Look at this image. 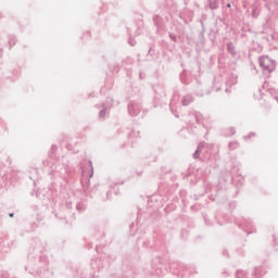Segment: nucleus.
I'll list each match as a JSON object with an SVG mask.
<instances>
[{"mask_svg":"<svg viewBox=\"0 0 278 278\" xmlns=\"http://www.w3.org/2000/svg\"><path fill=\"white\" fill-rule=\"evenodd\" d=\"M258 63L263 73H273V71H275V61L270 60L268 56H261Z\"/></svg>","mask_w":278,"mask_h":278,"instance_id":"obj_1","label":"nucleus"},{"mask_svg":"<svg viewBox=\"0 0 278 278\" xmlns=\"http://www.w3.org/2000/svg\"><path fill=\"white\" fill-rule=\"evenodd\" d=\"M141 106L138 102H130L128 104V113L130 116H138L140 114Z\"/></svg>","mask_w":278,"mask_h":278,"instance_id":"obj_2","label":"nucleus"},{"mask_svg":"<svg viewBox=\"0 0 278 278\" xmlns=\"http://www.w3.org/2000/svg\"><path fill=\"white\" fill-rule=\"evenodd\" d=\"M181 103L184 106H188L190 105V103H194V97H192L191 94H187L182 98Z\"/></svg>","mask_w":278,"mask_h":278,"instance_id":"obj_3","label":"nucleus"},{"mask_svg":"<svg viewBox=\"0 0 278 278\" xmlns=\"http://www.w3.org/2000/svg\"><path fill=\"white\" fill-rule=\"evenodd\" d=\"M220 1L223 0H208L210 10H218V5H220Z\"/></svg>","mask_w":278,"mask_h":278,"instance_id":"obj_4","label":"nucleus"},{"mask_svg":"<svg viewBox=\"0 0 278 278\" xmlns=\"http://www.w3.org/2000/svg\"><path fill=\"white\" fill-rule=\"evenodd\" d=\"M227 51L228 53H230V55H236V46L233 45V42H228L227 43Z\"/></svg>","mask_w":278,"mask_h":278,"instance_id":"obj_5","label":"nucleus"},{"mask_svg":"<svg viewBox=\"0 0 278 278\" xmlns=\"http://www.w3.org/2000/svg\"><path fill=\"white\" fill-rule=\"evenodd\" d=\"M103 109L99 112V118H105V114H108V106L102 104Z\"/></svg>","mask_w":278,"mask_h":278,"instance_id":"obj_6","label":"nucleus"},{"mask_svg":"<svg viewBox=\"0 0 278 278\" xmlns=\"http://www.w3.org/2000/svg\"><path fill=\"white\" fill-rule=\"evenodd\" d=\"M236 278H249V275L244 270H237Z\"/></svg>","mask_w":278,"mask_h":278,"instance_id":"obj_7","label":"nucleus"},{"mask_svg":"<svg viewBox=\"0 0 278 278\" xmlns=\"http://www.w3.org/2000/svg\"><path fill=\"white\" fill-rule=\"evenodd\" d=\"M239 144L236 141H232L228 144V149H230V151H233V149H238Z\"/></svg>","mask_w":278,"mask_h":278,"instance_id":"obj_8","label":"nucleus"},{"mask_svg":"<svg viewBox=\"0 0 278 278\" xmlns=\"http://www.w3.org/2000/svg\"><path fill=\"white\" fill-rule=\"evenodd\" d=\"M14 45H16V38L15 37H10L9 38L10 49H12V47H14Z\"/></svg>","mask_w":278,"mask_h":278,"instance_id":"obj_9","label":"nucleus"},{"mask_svg":"<svg viewBox=\"0 0 278 278\" xmlns=\"http://www.w3.org/2000/svg\"><path fill=\"white\" fill-rule=\"evenodd\" d=\"M76 208H77L78 212H85L86 211V206H85L84 203H78L76 205Z\"/></svg>","mask_w":278,"mask_h":278,"instance_id":"obj_10","label":"nucleus"},{"mask_svg":"<svg viewBox=\"0 0 278 278\" xmlns=\"http://www.w3.org/2000/svg\"><path fill=\"white\" fill-rule=\"evenodd\" d=\"M193 116L195 118V122L199 123V118L201 117V113L195 112V113H193Z\"/></svg>","mask_w":278,"mask_h":278,"instance_id":"obj_11","label":"nucleus"},{"mask_svg":"<svg viewBox=\"0 0 278 278\" xmlns=\"http://www.w3.org/2000/svg\"><path fill=\"white\" fill-rule=\"evenodd\" d=\"M200 152H201V150H198V149L194 151V153H193V160H198Z\"/></svg>","mask_w":278,"mask_h":278,"instance_id":"obj_12","label":"nucleus"},{"mask_svg":"<svg viewBox=\"0 0 278 278\" xmlns=\"http://www.w3.org/2000/svg\"><path fill=\"white\" fill-rule=\"evenodd\" d=\"M205 147V142L203 141V142H200L199 144H198V150L199 151H201V149H203Z\"/></svg>","mask_w":278,"mask_h":278,"instance_id":"obj_13","label":"nucleus"},{"mask_svg":"<svg viewBox=\"0 0 278 278\" xmlns=\"http://www.w3.org/2000/svg\"><path fill=\"white\" fill-rule=\"evenodd\" d=\"M160 18V16L159 15H154L153 16V23H154V25H157V20Z\"/></svg>","mask_w":278,"mask_h":278,"instance_id":"obj_14","label":"nucleus"},{"mask_svg":"<svg viewBox=\"0 0 278 278\" xmlns=\"http://www.w3.org/2000/svg\"><path fill=\"white\" fill-rule=\"evenodd\" d=\"M128 43L130 45V47H136V41H134L131 39L128 40Z\"/></svg>","mask_w":278,"mask_h":278,"instance_id":"obj_15","label":"nucleus"},{"mask_svg":"<svg viewBox=\"0 0 278 278\" xmlns=\"http://www.w3.org/2000/svg\"><path fill=\"white\" fill-rule=\"evenodd\" d=\"M169 38H170L172 40H174V42H177V37H175V35L170 34V35H169Z\"/></svg>","mask_w":278,"mask_h":278,"instance_id":"obj_16","label":"nucleus"},{"mask_svg":"<svg viewBox=\"0 0 278 278\" xmlns=\"http://www.w3.org/2000/svg\"><path fill=\"white\" fill-rule=\"evenodd\" d=\"M229 131H230V136H233V134H236V129L233 127H230Z\"/></svg>","mask_w":278,"mask_h":278,"instance_id":"obj_17","label":"nucleus"},{"mask_svg":"<svg viewBox=\"0 0 278 278\" xmlns=\"http://www.w3.org/2000/svg\"><path fill=\"white\" fill-rule=\"evenodd\" d=\"M255 10H256L255 5H252V16H255Z\"/></svg>","mask_w":278,"mask_h":278,"instance_id":"obj_18","label":"nucleus"},{"mask_svg":"<svg viewBox=\"0 0 278 278\" xmlns=\"http://www.w3.org/2000/svg\"><path fill=\"white\" fill-rule=\"evenodd\" d=\"M243 227H244V225L247 226V227H249V220H244V223L243 224H241Z\"/></svg>","mask_w":278,"mask_h":278,"instance_id":"obj_19","label":"nucleus"},{"mask_svg":"<svg viewBox=\"0 0 278 278\" xmlns=\"http://www.w3.org/2000/svg\"><path fill=\"white\" fill-rule=\"evenodd\" d=\"M10 218H14V213L9 214Z\"/></svg>","mask_w":278,"mask_h":278,"instance_id":"obj_20","label":"nucleus"},{"mask_svg":"<svg viewBox=\"0 0 278 278\" xmlns=\"http://www.w3.org/2000/svg\"><path fill=\"white\" fill-rule=\"evenodd\" d=\"M226 8H231V3H227V4H226Z\"/></svg>","mask_w":278,"mask_h":278,"instance_id":"obj_21","label":"nucleus"},{"mask_svg":"<svg viewBox=\"0 0 278 278\" xmlns=\"http://www.w3.org/2000/svg\"><path fill=\"white\" fill-rule=\"evenodd\" d=\"M55 149H58V147H55V146H52V151H55Z\"/></svg>","mask_w":278,"mask_h":278,"instance_id":"obj_22","label":"nucleus"},{"mask_svg":"<svg viewBox=\"0 0 278 278\" xmlns=\"http://www.w3.org/2000/svg\"><path fill=\"white\" fill-rule=\"evenodd\" d=\"M179 267H180V268H181V267H186V265H184V264L180 263V264H179Z\"/></svg>","mask_w":278,"mask_h":278,"instance_id":"obj_23","label":"nucleus"},{"mask_svg":"<svg viewBox=\"0 0 278 278\" xmlns=\"http://www.w3.org/2000/svg\"><path fill=\"white\" fill-rule=\"evenodd\" d=\"M175 266H176V264L174 263V264L170 265V268H175Z\"/></svg>","mask_w":278,"mask_h":278,"instance_id":"obj_24","label":"nucleus"},{"mask_svg":"<svg viewBox=\"0 0 278 278\" xmlns=\"http://www.w3.org/2000/svg\"><path fill=\"white\" fill-rule=\"evenodd\" d=\"M251 136H255V134H250V135H249V138H251Z\"/></svg>","mask_w":278,"mask_h":278,"instance_id":"obj_25","label":"nucleus"},{"mask_svg":"<svg viewBox=\"0 0 278 278\" xmlns=\"http://www.w3.org/2000/svg\"><path fill=\"white\" fill-rule=\"evenodd\" d=\"M197 94H198V97H203V93H201V94L197 93Z\"/></svg>","mask_w":278,"mask_h":278,"instance_id":"obj_26","label":"nucleus"},{"mask_svg":"<svg viewBox=\"0 0 278 278\" xmlns=\"http://www.w3.org/2000/svg\"><path fill=\"white\" fill-rule=\"evenodd\" d=\"M223 254H224V255H227V251H224Z\"/></svg>","mask_w":278,"mask_h":278,"instance_id":"obj_27","label":"nucleus"},{"mask_svg":"<svg viewBox=\"0 0 278 278\" xmlns=\"http://www.w3.org/2000/svg\"><path fill=\"white\" fill-rule=\"evenodd\" d=\"M201 38H203V31L200 34Z\"/></svg>","mask_w":278,"mask_h":278,"instance_id":"obj_28","label":"nucleus"},{"mask_svg":"<svg viewBox=\"0 0 278 278\" xmlns=\"http://www.w3.org/2000/svg\"><path fill=\"white\" fill-rule=\"evenodd\" d=\"M169 106H170V108L173 106V102H169Z\"/></svg>","mask_w":278,"mask_h":278,"instance_id":"obj_29","label":"nucleus"},{"mask_svg":"<svg viewBox=\"0 0 278 278\" xmlns=\"http://www.w3.org/2000/svg\"><path fill=\"white\" fill-rule=\"evenodd\" d=\"M90 166H92V161H89Z\"/></svg>","mask_w":278,"mask_h":278,"instance_id":"obj_30","label":"nucleus"},{"mask_svg":"<svg viewBox=\"0 0 278 278\" xmlns=\"http://www.w3.org/2000/svg\"><path fill=\"white\" fill-rule=\"evenodd\" d=\"M276 101L278 102V98H276Z\"/></svg>","mask_w":278,"mask_h":278,"instance_id":"obj_31","label":"nucleus"}]
</instances>
